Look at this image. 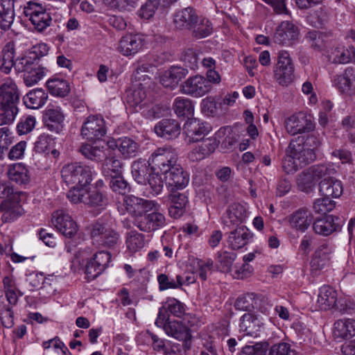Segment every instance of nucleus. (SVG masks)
I'll return each instance as SVG.
<instances>
[{
    "label": "nucleus",
    "mask_w": 355,
    "mask_h": 355,
    "mask_svg": "<svg viewBox=\"0 0 355 355\" xmlns=\"http://www.w3.org/2000/svg\"><path fill=\"white\" fill-rule=\"evenodd\" d=\"M287 157L283 161V168L286 173H293L300 168H302L313 162L315 158V153L304 147L302 139H292L286 149Z\"/></svg>",
    "instance_id": "nucleus-1"
},
{
    "label": "nucleus",
    "mask_w": 355,
    "mask_h": 355,
    "mask_svg": "<svg viewBox=\"0 0 355 355\" xmlns=\"http://www.w3.org/2000/svg\"><path fill=\"white\" fill-rule=\"evenodd\" d=\"M95 171L93 168L80 162L64 165L61 170V177L67 185L73 184L71 189L81 190L88 187Z\"/></svg>",
    "instance_id": "nucleus-2"
},
{
    "label": "nucleus",
    "mask_w": 355,
    "mask_h": 355,
    "mask_svg": "<svg viewBox=\"0 0 355 355\" xmlns=\"http://www.w3.org/2000/svg\"><path fill=\"white\" fill-rule=\"evenodd\" d=\"M15 69L24 72V81L28 87L37 84L48 72V69L38 62V59L31 55L18 58L15 62Z\"/></svg>",
    "instance_id": "nucleus-3"
},
{
    "label": "nucleus",
    "mask_w": 355,
    "mask_h": 355,
    "mask_svg": "<svg viewBox=\"0 0 355 355\" xmlns=\"http://www.w3.org/2000/svg\"><path fill=\"white\" fill-rule=\"evenodd\" d=\"M20 192L12 187L6 186L1 192V220L11 222L21 215L19 205Z\"/></svg>",
    "instance_id": "nucleus-4"
},
{
    "label": "nucleus",
    "mask_w": 355,
    "mask_h": 355,
    "mask_svg": "<svg viewBox=\"0 0 355 355\" xmlns=\"http://www.w3.org/2000/svg\"><path fill=\"white\" fill-rule=\"evenodd\" d=\"M67 197L73 204L83 203L101 209H104L108 204V198L105 193L98 189L89 190V187L81 190L70 189Z\"/></svg>",
    "instance_id": "nucleus-5"
},
{
    "label": "nucleus",
    "mask_w": 355,
    "mask_h": 355,
    "mask_svg": "<svg viewBox=\"0 0 355 355\" xmlns=\"http://www.w3.org/2000/svg\"><path fill=\"white\" fill-rule=\"evenodd\" d=\"M90 236L94 243L99 245L111 248L117 244L120 235L103 218H99L91 225Z\"/></svg>",
    "instance_id": "nucleus-6"
},
{
    "label": "nucleus",
    "mask_w": 355,
    "mask_h": 355,
    "mask_svg": "<svg viewBox=\"0 0 355 355\" xmlns=\"http://www.w3.org/2000/svg\"><path fill=\"white\" fill-rule=\"evenodd\" d=\"M150 170L161 171L163 174L176 166L178 154L171 146L157 148L149 157Z\"/></svg>",
    "instance_id": "nucleus-7"
},
{
    "label": "nucleus",
    "mask_w": 355,
    "mask_h": 355,
    "mask_svg": "<svg viewBox=\"0 0 355 355\" xmlns=\"http://www.w3.org/2000/svg\"><path fill=\"white\" fill-rule=\"evenodd\" d=\"M24 14L28 17L34 28L37 32H43L50 26L52 18L41 3L35 1H30L24 8Z\"/></svg>",
    "instance_id": "nucleus-8"
},
{
    "label": "nucleus",
    "mask_w": 355,
    "mask_h": 355,
    "mask_svg": "<svg viewBox=\"0 0 355 355\" xmlns=\"http://www.w3.org/2000/svg\"><path fill=\"white\" fill-rule=\"evenodd\" d=\"M295 67L288 52L281 51L274 69V78L282 86H288L295 78Z\"/></svg>",
    "instance_id": "nucleus-9"
},
{
    "label": "nucleus",
    "mask_w": 355,
    "mask_h": 355,
    "mask_svg": "<svg viewBox=\"0 0 355 355\" xmlns=\"http://www.w3.org/2000/svg\"><path fill=\"white\" fill-rule=\"evenodd\" d=\"M166 224L165 216L159 211L158 207H154L151 211L141 215L134 225L142 232L154 233L164 228Z\"/></svg>",
    "instance_id": "nucleus-10"
},
{
    "label": "nucleus",
    "mask_w": 355,
    "mask_h": 355,
    "mask_svg": "<svg viewBox=\"0 0 355 355\" xmlns=\"http://www.w3.org/2000/svg\"><path fill=\"white\" fill-rule=\"evenodd\" d=\"M212 85L202 76L196 75L188 78L180 86V90L184 94L199 98L209 93Z\"/></svg>",
    "instance_id": "nucleus-11"
},
{
    "label": "nucleus",
    "mask_w": 355,
    "mask_h": 355,
    "mask_svg": "<svg viewBox=\"0 0 355 355\" xmlns=\"http://www.w3.org/2000/svg\"><path fill=\"white\" fill-rule=\"evenodd\" d=\"M123 204L125 210L133 218V224L141 215L146 211H151L154 207H159V205L154 200L144 199L133 195L125 196Z\"/></svg>",
    "instance_id": "nucleus-12"
},
{
    "label": "nucleus",
    "mask_w": 355,
    "mask_h": 355,
    "mask_svg": "<svg viewBox=\"0 0 355 355\" xmlns=\"http://www.w3.org/2000/svg\"><path fill=\"white\" fill-rule=\"evenodd\" d=\"M285 128L288 133L295 135L313 130L315 123L311 116L300 112L293 114L286 119Z\"/></svg>",
    "instance_id": "nucleus-13"
},
{
    "label": "nucleus",
    "mask_w": 355,
    "mask_h": 355,
    "mask_svg": "<svg viewBox=\"0 0 355 355\" xmlns=\"http://www.w3.org/2000/svg\"><path fill=\"white\" fill-rule=\"evenodd\" d=\"M298 28L289 21H283L276 27L272 40L276 44L291 46L298 39Z\"/></svg>",
    "instance_id": "nucleus-14"
},
{
    "label": "nucleus",
    "mask_w": 355,
    "mask_h": 355,
    "mask_svg": "<svg viewBox=\"0 0 355 355\" xmlns=\"http://www.w3.org/2000/svg\"><path fill=\"white\" fill-rule=\"evenodd\" d=\"M51 222L58 231L66 237L71 238L78 232V226L71 216L63 209L52 214Z\"/></svg>",
    "instance_id": "nucleus-15"
},
{
    "label": "nucleus",
    "mask_w": 355,
    "mask_h": 355,
    "mask_svg": "<svg viewBox=\"0 0 355 355\" xmlns=\"http://www.w3.org/2000/svg\"><path fill=\"white\" fill-rule=\"evenodd\" d=\"M106 133L105 121L101 116H89L84 123L81 134L88 140L101 139Z\"/></svg>",
    "instance_id": "nucleus-16"
},
{
    "label": "nucleus",
    "mask_w": 355,
    "mask_h": 355,
    "mask_svg": "<svg viewBox=\"0 0 355 355\" xmlns=\"http://www.w3.org/2000/svg\"><path fill=\"white\" fill-rule=\"evenodd\" d=\"M209 123L198 119H189L183 127L189 142H197L202 139L211 131Z\"/></svg>",
    "instance_id": "nucleus-17"
},
{
    "label": "nucleus",
    "mask_w": 355,
    "mask_h": 355,
    "mask_svg": "<svg viewBox=\"0 0 355 355\" xmlns=\"http://www.w3.org/2000/svg\"><path fill=\"white\" fill-rule=\"evenodd\" d=\"M164 175L166 184L169 187H172V189H183L188 185L189 182V173L184 171L180 164L172 167Z\"/></svg>",
    "instance_id": "nucleus-18"
},
{
    "label": "nucleus",
    "mask_w": 355,
    "mask_h": 355,
    "mask_svg": "<svg viewBox=\"0 0 355 355\" xmlns=\"http://www.w3.org/2000/svg\"><path fill=\"white\" fill-rule=\"evenodd\" d=\"M339 218L333 215L316 218L313 223V230L317 234L327 236L335 232L340 231V225L338 223Z\"/></svg>",
    "instance_id": "nucleus-19"
},
{
    "label": "nucleus",
    "mask_w": 355,
    "mask_h": 355,
    "mask_svg": "<svg viewBox=\"0 0 355 355\" xmlns=\"http://www.w3.org/2000/svg\"><path fill=\"white\" fill-rule=\"evenodd\" d=\"M144 40L139 34H127L119 41V51L125 56L137 53L144 46Z\"/></svg>",
    "instance_id": "nucleus-20"
},
{
    "label": "nucleus",
    "mask_w": 355,
    "mask_h": 355,
    "mask_svg": "<svg viewBox=\"0 0 355 355\" xmlns=\"http://www.w3.org/2000/svg\"><path fill=\"white\" fill-rule=\"evenodd\" d=\"M289 225L297 231L304 232L313 222L311 211L305 207L300 208L287 217Z\"/></svg>",
    "instance_id": "nucleus-21"
},
{
    "label": "nucleus",
    "mask_w": 355,
    "mask_h": 355,
    "mask_svg": "<svg viewBox=\"0 0 355 355\" xmlns=\"http://www.w3.org/2000/svg\"><path fill=\"white\" fill-rule=\"evenodd\" d=\"M334 85L342 94L355 96V72L351 67L347 68L343 74L334 78Z\"/></svg>",
    "instance_id": "nucleus-22"
},
{
    "label": "nucleus",
    "mask_w": 355,
    "mask_h": 355,
    "mask_svg": "<svg viewBox=\"0 0 355 355\" xmlns=\"http://www.w3.org/2000/svg\"><path fill=\"white\" fill-rule=\"evenodd\" d=\"M334 246L328 243L321 244L315 251L311 261V268L313 271H319L329 264Z\"/></svg>",
    "instance_id": "nucleus-23"
},
{
    "label": "nucleus",
    "mask_w": 355,
    "mask_h": 355,
    "mask_svg": "<svg viewBox=\"0 0 355 355\" xmlns=\"http://www.w3.org/2000/svg\"><path fill=\"white\" fill-rule=\"evenodd\" d=\"M240 321V331L252 337H257L263 326L262 318L250 313H245Z\"/></svg>",
    "instance_id": "nucleus-24"
},
{
    "label": "nucleus",
    "mask_w": 355,
    "mask_h": 355,
    "mask_svg": "<svg viewBox=\"0 0 355 355\" xmlns=\"http://www.w3.org/2000/svg\"><path fill=\"white\" fill-rule=\"evenodd\" d=\"M198 19L196 10L191 7H187L175 12L173 15V24L178 29L189 30Z\"/></svg>",
    "instance_id": "nucleus-25"
},
{
    "label": "nucleus",
    "mask_w": 355,
    "mask_h": 355,
    "mask_svg": "<svg viewBox=\"0 0 355 355\" xmlns=\"http://www.w3.org/2000/svg\"><path fill=\"white\" fill-rule=\"evenodd\" d=\"M188 204L187 196L181 193L175 192L168 196V214L175 219L180 218L185 212Z\"/></svg>",
    "instance_id": "nucleus-26"
},
{
    "label": "nucleus",
    "mask_w": 355,
    "mask_h": 355,
    "mask_svg": "<svg viewBox=\"0 0 355 355\" xmlns=\"http://www.w3.org/2000/svg\"><path fill=\"white\" fill-rule=\"evenodd\" d=\"M219 144V141L215 137H210L202 140L198 147L194 148L189 154L193 161H199L213 153Z\"/></svg>",
    "instance_id": "nucleus-27"
},
{
    "label": "nucleus",
    "mask_w": 355,
    "mask_h": 355,
    "mask_svg": "<svg viewBox=\"0 0 355 355\" xmlns=\"http://www.w3.org/2000/svg\"><path fill=\"white\" fill-rule=\"evenodd\" d=\"M180 130L179 123L174 119H162L155 126V133L166 139L178 137Z\"/></svg>",
    "instance_id": "nucleus-28"
},
{
    "label": "nucleus",
    "mask_w": 355,
    "mask_h": 355,
    "mask_svg": "<svg viewBox=\"0 0 355 355\" xmlns=\"http://www.w3.org/2000/svg\"><path fill=\"white\" fill-rule=\"evenodd\" d=\"M188 74L187 69L180 67H172L165 71L160 77V83L164 87L173 89L179 82Z\"/></svg>",
    "instance_id": "nucleus-29"
},
{
    "label": "nucleus",
    "mask_w": 355,
    "mask_h": 355,
    "mask_svg": "<svg viewBox=\"0 0 355 355\" xmlns=\"http://www.w3.org/2000/svg\"><path fill=\"white\" fill-rule=\"evenodd\" d=\"M164 331L168 336L180 341H188L191 338L190 329L182 322L173 320L164 324Z\"/></svg>",
    "instance_id": "nucleus-30"
},
{
    "label": "nucleus",
    "mask_w": 355,
    "mask_h": 355,
    "mask_svg": "<svg viewBox=\"0 0 355 355\" xmlns=\"http://www.w3.org/2000/svg\"><path fill=\"white\" fill-rule=\"evenodd\" d=\"M251 238L249 230L240 226L230 233L227 243L232 249L239 250L247 245Z\"/></svg>",
    "instance_id": "nucleus-31"
},
{
    "label": "nucleus",
    "mask_w": 355,
    "mask_h": 355,
    "mask_svg": "<svg viewBox=\"0 0 355 355\" xmlns=\"http://www.w3.org/2000/svg\"><path fill=\"white\" fill-rule=\"evenodd\" d=\"M319 192L322 196L331 198H339L343 192V184L341 181L332 176L329 179H324L320 182Z\"/></svg>",
    "instance_id": "nucleus-32"
},
{
    "label": "nucleus",
    "mask_w": 355,
    "mask_h": 355,
    "mask_svg": "<svg viewBox=\"0 0 355 355\" xmlns=\"http://www.w3.org/2000/svg\"><path fill=\"white\" fill-rule=\"evenodd\" d=\"M337 302V293L329 286H323L320 289L318 304L321 310H329L335 308Z\"/></svg>",
    "instance_id": "nucleus-33"
},
{
    "label": "nucleus",
    "mask_w": 355,
    "mask_h": 355,
    "mask_svg": "<svg viewBox=\"0 0 355 355\" xmlns=\"http://www.w3.org/2000/svg\"><path fill=\"white\" fill-rule=\"evenodd\" d=\"M64 119V116L58 107L46 110L44 116L45 125L49 130L56 132L61 130Z\"/></svg>",
    "instance_id": "nucleus-34"
},
{
    "label": "nucleus",
    "mask_w": 355,
    "mask_h": 355,
    "mask_svg": "<svg viewBox=\"0 0 355 355\" xmlns=\"http://www.w3.org/2000/svg\"><path fill=\"white\" fill-rule=\"evenodd\" d=\"M47 99L48 94L44 89H35L23 97V102L28 108L39 109L46 103Z\"/></svg>",
    "instance_id": "nucleus-35"
},
{
    "label": "nucleus",
    "mask_w": 355,
    "mask_h": 355,
    "mask_svg": "<svg viewBox=\"0 0 355 355\" xmlns=\"http://www.w3.org/2000/svg\"><path fill=\"white\" fill-rule=\"evenodd\" d=\"M113 143L125 159L135 157L139 149V144L132 139L127 137L119 138Z\"/></svg>",
    "instance_id": "nucleus-36"
},
{
    "label": "nucleus",
    "mask_w": 355,
    "mask_h": 355,
    "mask_svg": "<svg viewBox=\"0 0 355 355\" xmlns=\"http://www.w3.org/2000/svg\"><path fill=\"white\" fill-rule=\"evenodd\" d=\"M334 335L336 338L343 339L354 336L355 320L352 319H342L336 321L334 324Z\"/></svg>",
    "instance_id": "nucleus-37"
},
{
    "label": "nucleus",
    "mask_w": 355,
    "mask_h": 355,
    "mask_svg": "<svg viewBox=\"0 0 355 355\" xmlns=\"http://www.w3.org/2000/svg\"><path fill=\"white\" fill-rule=\"evenodd\" d=\"M7 175L8 178L18 184H26L29 182L30 175L28 168L21 163L10 165Z\"/></svg>",
    "instance_id": "nucleus-38"
},
{
    "label": "nucleus",
    "mask_w": 355,
    "mask_h": 355,
    "mask_svg": "<svg viewBox=\"0 0 355 355\" xmlns=\"http://www.w3.org/2000/svg\"><path fill=\"white\" fill-rule=\"evenodd\" d=\"M46 85L51 94L59 97L67 96L71 89L69 82L58 77L49 79Z\"/></svg>",
    "instance_id": "nucleus-39"
},
{
    "label": "nucleus",
    "mask_w": 355,
    "mask_h": 355,
    "mask_svg": "<svg viewBox=\"0 0 355 355\" xmlns=\"http://www.w3.org/2000/svg\"><path fill=\"white\" fill-rule=\"evenodd\" d=\"M19 101L1 99V125L12 123L18 114Z\"/></svg>",
    "instance_id": "nucleus-40"
},
{
    "label": "nucleus",
    "mask_w": 355,
    "mask_h": 355,
    "mask_svg": "<svg viewBox=\"0 0 355 355\" xmlns=\"http://www.w3.org/2000/svg\"><path fill=\"white\" fill-rule=\"evenodd\" d=\"M141 86V85L126 91V101L137 112L143 107V102L146 97V91Z\"/></svg>",
    "instance_id": "nucleus-41"
},
{
    "label": "nucleus",
    "mask_w": 355,
    "mask_h": 355,
    "mask_svg": "<svg viewBox=\"0 0 355 355\" xmlns=\"http://www.w3.org/2000/svg\"><path fill=\"white\" fill-rule=\"evenodd\" d=\"M150 162L139 159L133 162L131 166V173L134 180L141 184L146 182L147 175L149 173Z\"/></svg>",
    "instance_id": "nucleus-42"
},
{
    "label": "nucleus",
    "mask_w": 355,
    "mask_h": 355,
    "mask_svg": "<svg viewBox=\"0 0 355 355\" xmlns=\"http://www.w3.org/2000/svg\"><path fill=\"white\" fill-rule=\"evenodd\" d=\"M102 173L105 178L120 176L123 173V163L114 157H105Z\"/></svg>",
    "instance_id": "nucleus-43"
},
{
    "label": "nucleus",
    "mask_w": 355,
    "mask_h": 355,
    "mask_svg": "<svg viewBox=\"0 0 355 355\" xmlns=\"http://www.w3.org/2000/svg\"><path fill=\"white\" fill-rule=\"evenodd\" d=\"M145 237L144 234L135 230L127 232L125 243L128 250L132 253L139 251L145 245Z\"/></svg>",
    "instance_id": "nucleus-44"
},
{
    "label": "nucleus",
    "mask_w": 355,
    "mask_h": 355,
    "mask_svg": "<svg viewBox=\"0 0 355 355\" xmlns=\"http://www.w3.org/2000/svg\"><path fill=\"white\" fill-rule=\"evenodd\" d=\"M1 99L19 101L17 86L10 77L1 76Z\"/></svg>",
    "instance_id": "nucleus-45"
},
{
    "label": "nucleus",
    "mask_w": 355,
    "mask_h": 355,
    "mask_svg": "<svg viewBox=\"0 0 355 355\" xmlns=\"http://www.w3.org/2000/svg\"><path fill=\"white\" fill-rule=\"evenodd\" d=\"M173 107L175 113L178 116L189 117L194 112L193 102L189 98L179 96L173 102Z\"/></svg>",
    "instance_id": "nucleus-46"
},
{
    "label": "nucleus",
    "mask_w": 355,
    "mask_h": 355,
    "mask_svg": "<svg viewBox=\"0 0 355 355\" xmlns=\"http://www.w3.org/2000/svg\"><path fill=\"white\" fill-rule=\"evenodd\" d=\"M1 58V72L8 74L15 62V44L13 42H8L2 50Z\"/></svg>",
    "instance_id": "nucleus-47"
},
{
    "label": "nucleus",
    "mask_w": 355,
    "mask_h": 355,
    "mask_svg": "<svg viewBox=\"0 0 355 355\" xmlns=\"http://www.w3.org/2000/svg\"><path fill=\"white\" fill-rule=\"evenodd\" d=\"M15 1L1 0V29H8L13 22Z\"/></svg>",
    "instance_id": "nucleus-48"
},
{
    "label": "nucleus",
    "mask_w": 355,
    "mask_h": 355,
    "mask_svg": "<svg viewBox=\"0 0 355 355\" xmlns=\"http://www.w3.org/2000/svg\"><path fill=\"white\" fill-rule=\"evenodd\" d=\"M315 180L309 168L302 171L297 177V184L298 188L303 192L309 193L312 192L315 187Z\"/></svg>",
    "instance_id": "nucleus-49"
},
{
    "label": "nucleus",
    "mask_w": 355,
    "mask_h": 355,
    "mask_svg": "<svg viewBox=\"0 0 355 355\" xmlns=\"http://www.w3.org/2000/svg\"><path fill=\"white\" fill-rule=\"evenodd\" d=\"M163 0H147L139 10V16L143 19H148L152 17L159 8H168Z\"/></svg>",
    "instance_id": "nucleus-50"
},
{
    "label": "nucleus",
    "mask_w": 355,
    "mask_h": 355,
    "mask_svg": "<svg viewBox=\"0 0 355 355\" xmlns=\"http://www.w3.org/2000/svg\"><path fill=\"white\" fill-rule=\"evenodd\" d=\"M212 24L206 19H202L198 21V19L189 30L192 31L193 37L200 39L209 35L212 32Z\"/></svg>",
    "instance_id": "nucleus-51"
},
{
    "label": "nucleus",
    "mask_w": 355,
    "mask_h": 355,
    "mask_svg": "<svg viewBox=\"0 0 355 355\" xmlns=\"http://www.w3.org/2000/svg\"><path fill=\"white\" fill-rule=\"evenodd\" d=\"M311 175L313 176L316 182L319 180L331 178L335 173V169L330 165L318 164L309 168Z\"/></svg>",
    "instance_id": "nucleus-52"
},
{
    "label": "nucleus",
    "mask_w": 355,
    "mask_h": 355,
    "mask_svg": "<svg viewBox=\"0 0 355 355\" xmlns=\"http://www.w3.org/2000/svg\"><path fill=\"white\" fill-rule=\"evenodd\" d=\"M236 257V254L234 252L227 251L218 252L216 260L219 270L223 272H227L230 271Z\"/></svg>",
    "instance_id": "nucleus-53"
},
{
    "label": "nucleus",
    "mask_w": 355,
    "mask_h": 355,
    "mask_svg": "<svg viewBox=\"0 0 355 355\" xmlns=\"http://www.w3.org/2000/svg\"><path fill=\"white\" fill-rule=\"evenodd\" d=\"M79 151L85 158L95 162L102 161L106 157L102 148L88 144H82Z\"/></svg>",
    "instance_id": "nucleus-54"
},
{
    "label": "nucleus",
    "mask_w": 355,
    "mask_h": 355,
    "mask_svg": "<svg viewBox=\"0 0 355 355\" xmlns=\"http://www.w3.org/2000/svg\"><path fill=\"white\" fill-rule=\"evenodd\" d=\"M336 207V202L331 198L322 196L316 199L313 205V209L316 214L327 216Z\"/></svg>",
    "instance_id": "nucleus-55"
},
{
    "label": "nucleus",
    "mask_w": 355,
    "mask_h": 355,
    "mask_svg": "<svg viewBox=\"0 0 355 355\" xmlns=\"http://www.w3.org/2000/svg\"><path fill=\"white\" fill-rule=\"evenodd\" d=\"M307 21L313 27L320 28L328 22L329 15L325 10L320 8L311 12L307 16Z\"/></svg>",
    "instance_id": "nucleus-56"
},
{
    "label": "nucleus",
    "mask_w": 355,
    "mask_h": 355,
    "mask_svg": "<svg viewBox=\"0 0 355 355\" xmlns=\"http://www.w3.org/2000/svg\"><path fill=\"white\" fill-rule=\"evenodd\" d=\"M176 280L170 278L165 274H160L157 276V282L159 283V291H165L170 288H179L182 286V276L176 275Z\"/></svg>",
    "instance_id": "nucleus-57"
},
{
    "label": "nucleus",
    "mask_w": 355,
    "mask_h": 355,
    "mask_svg": "<svg viewBox=\"0 0 355 355\" xmlns=\"http://www.w3.org/2000/svg\"><path fill=\"white\" fill-rule=\"evenodd\" d=\"M227 214L230 222L232 224H236L239 222H242L245 218L246 210L240 203L234 202L229 206Z\"/></svg>",
    "instance_id": "nucleus-58"
},
{
    "label": "nucleus",
    "mask_w": 355,
    "mask_h": 355,
    "mask_svg": "<svg viewBox=\"0 0 355 355\" xmlns=\"http://www.w3.org/2000/svg\"><path fill=\"white\" fill-rule=\"evenodd\" d=\"M162 308L178 318L182 317L185 313V305L173 297L167 298Z\"/></svg>",
    "instance_id": "nucleus-59"
},
{
    "label": "nucleus",
    "mask_w": 355,
    "mask_h": 355,
    "mask_svg": "<svg viewBox=\"0 0 355 355\" xmlns=\"http://www.w3.org/2000/svg\"><path fill=\"white\" fill-rule=\"evenodd\" d=\"M5 294L8 303L15 304L18 297L16 293L17 288L14 279L11 277H5L3 279Z\"/></svg>",
    "instance_id": "nucleus-60"
},
{
    "label": "nucleus",
    "mask_w": 355,
    "mask_h": 355,
    "mask_svg": "<svg viewBox=\"0 0 355 355\" xmlns=\"http://www.w3.org/2000/svg\"><path fill=\"white\" fill-rule=\"evenodd\" d=\"M110 187L114 192L123 196H127L126 193L130 191L129 183L123 179L122 175L111 178Z\"/></svg>",
    "instance_id": "nucleus-61"
},
{
    "label": "nucleus",
    "mask_w": 355,
    "mask_h": 355,
    "mask_svg": "<svg viewBox=\"0 0 355 355\" xmlns=\"http://www.w3.org/2000/svg\"><path fill=\"white\" fill-rule=\"evenodd\" d=\"M254 293H247L239 296L235 303L234 307L237 310L250 311L254 309Z\"/></svg>",
    "instance_id": "nucleus-62"
},
{
    "label": "nucleus",
    "mask_w": 355,
    "mask_h": 355,
    "mask_svg": "<svg viewBox=\"0 0 355 355\" xmlns=\"http://www.w3.org/2000/svg\"><path fill=\"white\" fill-rule=\"evenodd\" d=\"M266 343H256L252 345H246L244 346L239 355H266L268 347Z\"/></svg>",
    "instance_id": "nucleus-63"
},
{
    "label": "nucleus",
    "mask_w": 355,
    "mask_h": 355,
    "mask_svg": "<svg viewBox=\"0 0 355 355\" xmlns=\"http://www.w3.org/2000/svg\"><path fill=\"white\" fill-rule=\"evenodd\" d=\"M268 355H297V352L290 344L279 343L271 346Z\"/></svg>",
    "instance_id": "nucleus-64"
}]
</instances>
